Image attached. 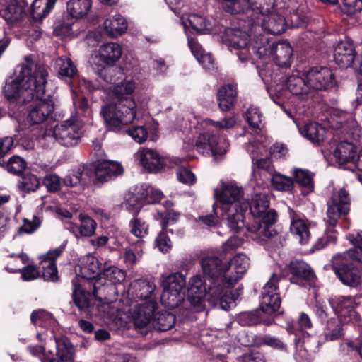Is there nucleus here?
Returning a JSON list of instances; mask_svg holds the SVG:
<instances>
[{"label":"nucleus","instance_id":"f257e3e1","mask_svg":"<svg viewBox=\"0 0 362 362\" xmlns=\"http://www.w3.org/2000/svg\"><path fill=\"white\" fill-rule=\"evenodd\" d=\"M203 277L192 276L187 288V299L194 307H201L204 298L214 305L228 310L235 298L228 287V276L226 275L228 267L216 255H204L199 262Z\"/></svg>","mask_w":362,"mask_h":362},{"label":"nucleus","instance_id":"f03ea898","mask_svg":"<svg viewBox=\"0 0 362 362\" xmlns=\"http://www.w3.org/2000/svg\"><path fill=\"white\" fill-rule=\"evenodd\" d=\"M103 259H99L92 254H88L80 259L79 273L82 279L90 281L87 282L89 287L92 286V291H87L83 287L78 276H75L72 281V300L81 313L89 314L93 307L91 298L103 302L105 297L102 295L105 286L99 283L103 265Z\"/></svg>","mask_w":362,"mask_h":362},{"label":"nucleus","instance_id":"7ed1b4c3","mask_svg":"<svg viewBox=\"0 0 362 362\" xmlns=\"http://www.w3.org/2000/svg\"><path fill=\"white\" fill-rule=\"evenodd\" d=\"M47 76L45 67L33 61L28 62L16 78L5 85L4 96L8 100L21 105L30 103L35 95L41 97L45 93Z\"/></svg>","mask_w":362,"mask_h":362},{"label":"nucleus","instance_id":"20e7f679","mask_svg":"<svg viewBox=\"0 0 362 362\" xmlns=\"http://www.w3.org/2000/svg\"><path fill=\"white\" fill-rule=\"evenodd\" d=\"M134 88L132 81L117 85L113 91L115 101L101 107L100 115L109 131L119 132L122 126L131 124L136 117V103L132 97Z\"/></svg>","mask_w":362,"mask_h":362},{"label":"nucleus","instance_id":"39448f33","mask_svg":"<svg viewBox=\"0 0 362 362\" xmlns=\"http://www.w3.org/2000/svg\"><path fill=\"white\" fill-rule=\"evenodd\" d=\"M281 276L273 273L262 290L259 309L242 312L237 316V322L243 327H252L259 325L270 326L274 322L271 315L278 316L284 314L281 310V298L279 293V282Z\"/></svg>","mask_w":362,"mask_h":362},{"label":"nucleus","instance_id":"423d86ee","mask_svg":"<svg viewBox=\"0 0 362 362\" xmlns=\"http://www.w3.org/2000/svg\"><path fill=\"white\" fill-rule=\"evenodd\" d=\"M242 204L249 205L252 222L247 223V230L255 235L253 239L264 245L267 240L277 235L274 224L278 214L275 209L269 208L270 202L267 195L256 194L250 202L246 201Z\"/></svg>","mask_w":362,"mask_h":362},{"label":"nucleus","instance_id":"0eeeda50","mask_svg":"<svg viewBox=\"0 0 362 362\" xmlns=\"http://www.w3.org/2000/svg\"><path fill=\"white\" fill-rule=\"evenodd\" d=\"M206 122L207 125L215 127L216 132L207 131L200 134L195 144L197 151L202 154L211 153L214 156L226 153L229 143L226 138L220 136L218 132L233 128L236 124L235 119L233 117L224 118L222 121L209 119Z\"/></svg>","mask_w":362,"mask_h":362},{"label":"nucleus","instance_id":"6e6552de","mask_svg":"<svg viewBox=\"0 0 362 362\" xmlns=\"http://www.w3.org/2000/svg\"><path fill=\"white\" fill-rule=\"evenodd\" d=\"M239 27H227L221 36L223 42L229 48L236 51L235 54L238 59L245 62L251 59V50L252 46L250 45V35L249 32L253 30L256 22L253 20H247V21L243 18H239Z\"/></svg>","mask_w":362,"mask_h":362},{"label":"nucleus","instance_id":"1a4fd4ad","mask_svg":"<svg viewBox=\"0 0 362 362\" xmlns=\"http://www.w3.org/2000/svg\"><path fill=\"white\" fill-rule=\"evenodd\" d=\"M163 198L160 190L153 188L147 183L136 185L124 194L122 208L132 214L139 215L143 206L159 203Z\"/></svg>","mask_w":362,"mask_h":362},{"label":"nucleus","instance_id":"9d476101","mask_svg":"<svg viewBox=\"0 0 362 362\" xmlns=\"http://www.w3.org/2000/svg\"><path fill=\"white\" fill-rule=\"evenodd\" d=\"M293 48L287 40L270 41L265 39L260 43L256 42L252 46V53L258 58H273L275 64L280 68H289L293 62Z\"/></svg>","mask_w":362,"mask_h":362},{"label":"nucleus","instance_id":"9b49d317","mask_svg":"<svg viewBox=\"0 0 362 362\" xmlns=\"http://www.w3.org/2000/svg\"><path fill=\"white\" fill-rule=\"evenodd\" d=\"M358 263L346 253H338L333 256L331 267L343 285L357 288L362 282V268Z\"/></svg>","mask_w":362,"mask_h":362},{"label":"nucleus","instance_id":"f8f14e48","mask_svg":"<svg viewBox=\"0 0 362 362\" xmlns=\"http://www.w3.org/2000/svg\"><path fill=\"white\" fill-rule=\"evenodd\" d=\"M86 164V177L95 185L110 182L124 173L121 163L110 160H98Z\"/></svg>","mask_w":362,"mask_h":362},{"label":"nucleus","instance_id":"ddd939ff","mask_svg":"<svg viewBox=\"0 0 362 362\" xmlns=\"http://www.w3.org/2000/svg\"><path fill=\"white\" fill-rule=\"evenodd\" d=\"M287 268L291 275L289 280L291 284L304 288L315 286L317 277L314 269L307 262L294 259L289 262Z\"/></svg>","mask_w":362,"mask_h":362},{"label":"nucleus","instance_id":"4468645a","mask_svg":"<svg viewBox=\"0 0 362 362\" xmlns=\"http://www.w3.org/2000/svg\"><path fill=\"white\" fill-rule=\"evenodd\" d=\"M305 78L312 90H327L337 84L334 71L327 66H313L306 73Z\"/></svg>","mask_w":362,"mask_h":362},{"label":"nucleus","instance_id":"2eb2a0df","mask_svg":"<svg viewBox=\"0 0 362 362\" xmlns=\"http://www.w3.org/2000/svg\"><path fill=\"white\" fill-rule=\"evenodd\" d=\"M329 303L337 315V317L343 320L344 323L361 321V315L356 310L358 303L355 298L348 296H335L329 300Z\"/></svg>","mask_w":362,"mask_h":362},{"label":"nucleus","instance_id":"dca6fc26","mask_svg":"<svg viewBox=\"0 0 362 362\" xmlns=\"http://www.w3.org/2000/svg\"><path fill=\"white\" fill-rule=\"evenodd\" d=\"M49 97V94H46L45 89V93L41 97L34 96V99L32 100L34 105H30L27 116V121L30 125L42 124L52 116L54 110V104Z\"/></svg>","mask_w":362,"mask_h":362},{"label":"nucleus","instance_id":"f3484780","mask_svg":"<svg viewBox=\"0 0 362 362\" xmlns=\"http://www.w3.org/2000/svg\"><path fill=\"white\" fill-rule=\"evenodd\" d=\"M53 135L62 146L73 147L81 142L82 132L77 124L67 120L54 127Z\"/></svg>","mask_w":362,"mask_h":362},{"label":"nucleus","instance_id":"a211bd4d","mask_svg":"<svg viewBox=\"0 0 362 362\" xmlns=\"http://www.w3.org/2000/svg\"><path fill=\"white\" fill-rule=\"evenodd\" d=\"M359 57L351 38L346 37L344 40H341L334 48V62L341 69H347L356 65Z\"/></svg>","mask_w":362,"mask_h":362},{"label":"nucleus","instance_id":"6ab92c4d","mask_svg":"<svg viewBox=\"0 0 362 362\" xmlns=\"http://www.w3.org/2000/svg\"><path fill=\"white\" fill-rule=\"evenodd\" d=\"M247 204H232L223 207L226 211L228 226L235 233H240L247 230V224L245 223V214L248 211Z\"/></svg>","mask_w":362,"mask_h":362},{"label":"nucleus","instance_id":"aec40b11","mask_svg":"<svg viewBox=\"0 0 362 362\" xmlns=\"http://www.w3.org/2000/svg\"><path fill=\"white\" fill-rule=\"evenodd\" d=\"M349 205V193L345 189H340L338 197L332 199V204L327 208L329 225L334 227L341 216L348 214Z\"/></svg>","mask_w":362,"mask_h":362},{"label":"nucleus","instance_id":"412c9836","mask_svg":"<svg viewBox=\"0 0 362 362\" xmlns=\"http://www.w3.org/2000/svg\"><path fill=\"white\" fill-rule=\"evenodd\" d=\"M238 94L236 83H228L218 87L216 93V100L219 110L224 112L231 111L237 103Z\"/></svg>","mask_w":362,"mask_h":362},{"label":"nucleus","instance_id":"4be33fe9","mask_svg":"<svg viewBox=\"0 0 362 362\" xmlns=\"http://www.w3.org/2000/svg\"><path fill=\"white\" fill-rule=\"evenodd\" d=\"M139 164L148 173H157L166 166L167 159L153 149L143 148L138 152Z\"/></svg>","mask_w":362,"mask_h":362},{"label":"nucleus","instance_id":"5701e85b","mask_svg":"<svg viewBox=\"0 0 362 362\" xmlns=\"http://www.w3.org/2000/svg\"><path fill=\"white\" fill-rule=\"evenodd\" d=\"M63 250L62 247H59L54 250L49 251L42 257V277L45 281L56 282L59 280L56 259L62 255Z\"/></svg>","mask_w":362,"mask_h":362},{"label":"nucleus","instance_id":"b1692460","mask_svg":"<svg viewBox=\"0 0 362 362\" xmlns=\"http://www.w3.org/2000/svg\"><path fill=\"white\" fill-rule=\"evenodd\" d=\"M157 308L155 300H148L139 305L134 313V325L139 329L146 327L153 322Z\"/></svg>","mask_w":362,"mask_h":362},{"label":"nucleus","instance_id":"393cba45","mask_svg":"<svg viewBox=\"0 0 362 362\" xmlns=\"http://www.w3.org/2000/svg\"><path fill=\"white\" fill-rule=\"evenodd\" d=\"M228 267V270H232L235 273V275L228 276V287L232 291L233 286L243 277L249 266V259L243 254H238L234 256L229 262L226 263Z\"/></svg>","mask_w":362,"mask_h":362},{"label":"nucleus","instance_id":"a878e982","mask_svg":"<svg viewBox=\"0 0 362 362\" xmlns=\"http://www.w3.org/2000/svg\"><path fill=\"white\" fill-rule=\"evenodd\" d=\"M286 87L293 95H299L303 100L313 97V91L308 86L305 77L289 76L286 81Z\"/></svg>","mask_w":362,"mask_h":362},{"label":"nucleus","instance_id":"bb28decb","mask_svg":"<svg viewBox=\"0 0 362 362\" xmlns=\"http://www.w3.org/2000/svg\"><path fill=\"white\" fill-rule=\"evenodd\" d=\"M0 13L11 28L17 26L25 16L24 7L16 0H10L5 8L0 11Z\"/></svg>","mask_w":362,"mask_h":362},{"label":"nucleus","instance_id":"cd10ccee","mask_svg":"<svg viewBox=\"0 0 362 362\" xmlns=\"http://www.w3.org/2000/svg\"><path fill=\"white\" fill-rule=\"evenodd\" d=\"M223 8L226 13L232 15L240 14L243 16L250 8L253 10L257 9L260 13H264V8L262 4L257 1L254 6L252 5L251 0H223Z\"/></svg>","mask_w":362,"mask_h":362},{"label":"nucleus","instance_id":"c85d7f7f","mask_svg":"<svg viewBox=\"0 0 362 362\" xmlns=\"http://www.w3.org/2000/svg\"><path fill=\"white\" fill-rule=\"evenodd\" d=\"M57 361L59 362H74L75 348L69 338L61 335L54 337Z\"/></svg>","mask_w":362,"mask_h":362},{"label":"nucleus","instance_id":"c756f323","mask_svg":"<svg viewBox=\"0 0 362 362\" xmlns=\"http://www.w3.org/2000/svg\"><path fill=\"white\" fill-rule=\"evenodd\" d=\"M288 214L291 218V232L296 235L301 245L308 243L310 238V230L308 226L301 219L299 216L291 208H288Z\"/></svg>","mask_w":362,"mask_h":362},{"label":"nucleus","instance_id":"7c9ffc66","mask_svg":"<svg viewBox=\"0 0 362 362\" xmlns=\"http://www.w3.org/2000/svg\"><path fill=\"white\" fill-rule=\"evenodd\" d=\"M336 161L339 165H346L349 163H354L357 157L356 146L349 141H340L333 153Z\"/></svg>","mask_w":362,"mask_h":362},{"label":"nucleus","instance_id":"2f4dec72","mask_svg":"<svg viewBox=\"0 0 362 362\" xmlns=\"http://www.w3.org/2000/svg\"><path fill=\"white\" fill-rule=\"evenodd\" d=\"M185 292L163 291L160 296V302L166 308L170 310H173L179 307L187 308L186 304L188 303L194 308L201 309L204 306V301L201 307H194L189 302L188 299L187 298V300H185Z\"/></svg>","mask_w":362,"mask_h":362},{"label":"nucleus","instance_id":"473e14b6","mask_svg":"<svg viewBox=\"0 0 362 362\" xmlns=\"http://www.w3.org/2000/svg\"><path fill=\"white\" fill-rule=\"evenodd\" d=\"M299 325L300 328L290 327L288 329V332L294 335L293 341L296 349H303L305 339L309 338L308 333L303 329L312 327L311 320L306 313H300Z\"/></svg>","mask_w":362,"mask_h":362},{"label":"nucleus","instance_id":"72a5a7b5","mask_svg":"<svg viewBox=\"0 0 362 362\" xmlns=\"http://www.w3.org/2000/svg\"><path fill=\"white\" fill-rule=\"evenodd\" d=\"M122 54L121 46L115 42L105 43L99 49L100 61L108 66H113L120 59Z\"/></svg>","mask_w":362,"mask_h":362},{"label":"nucleus","instance_id":"f704fd0d","mask_svg":"<svg viewBox=\"0 0 362 362\" xmlns=\"http://www.w3.org/2000/svg\"><path fill=\"white\" fill-rule=\"evenodd\" d=\"M103 27L108 36L117 37L126 32L127 23L122 15L116 14L112 18L105 19Z\"/></svg>","mask_w":362,"mask_h":362},{"label":"nucleus","instance_id":"c9c22d12","mask_svg":"<svg viewBox=\"0 0 362 362\" xmlns=\"http://www.w3.org/2000/svg\"><path fill=\"white\" fill-rule=\"evenodd\" d=\"M293 182L301 189V194L306 196L314 191L313 175L307 170L295 169L293 173Z\"/></svg>","mask_w":362,"mask_h":362},{"label":"nucleus","instance_id":"e433bc0d","mask_svg":"<svg viewBox=\"0 0 362 362\" xmlns=\"http://www.w3.org/2000/svg\"><path fill=\"white\" fill-rule=\"evenodd\" d=\"M175 315L165 310L156 313L153 319L152 325L156 330L166 332L171 329L175 326Z\"/></svg>","mask_w":362,"mask_h":362},{"label":"nucleus","instance_id":"4c0bfd02","mask_svg":"<svg viewBox=\"0 0 362 362\" xmlns=\"http://www.w3.org/2000/svg\"><path fill=\"white\" fill-rule=\"evenodd\" d=\"M343 320L337 317H330L327 320L324 328V336L326 341H334L344 335Z\"/></svg>","mask_w":362,"mask_h":362},{"label":"nucleus","instance_id":"58836bf2","mask_svg":"<svg viewBox=\"0 0 362 362\" xmlns=\"http://www.w3.org/2000/svg\"><path fill=\"white\" fill-rule=\"evenodd\" d=\"M87 169V164L79 165L64 177L63 184L70 187L86 184L87 180H88L86 177Z\"/></svg>","mask_w":362,"mask_h":362},{"label":"nucleus","instance_id":"ea45409f","mask_svg":"<svg viewBox=\"0 0 362 362\" xmlns=\"http://www.w3.org/2000/svg\"><path fill=\"white\" fill-rule=\"evenodd\" d=\"M30 321L34 326L45 329L54 327L56 324L53 315L43 309L33 310L30 315Z\"/></svg>","mask_w":362,"mask_h":362},{"label":"nucleus","instance_id":"a19ab883","mask_svg":"<svg viewBox=\"0 0 362 362\" xmlns=\"http://www.w3.org/2000/svg\"><path fill=\"white\" fill-rule=\"evenodd\" d=\"M163 291L185 292L186 279L180 272L171 274L162 281Z\"/></svg>","mask_w":362,"mask_h":362},{"label":"nucleus","instance_id":"79ce46f5","mask_svg":"<svg viewBox=\"0 0 362 362\" xmlns=\"http://www.w3.org/2000/svg\"><path fill=\"white\" fill-rule=\"evenodd\" d=\"M188 22L192 29V33L194 34H208L212 31L213 26L211 21L202 16L195 13L190 14L188 17Z\"/></svg>","mask_w":362,"mask_h":362},{"label":"nucleus","instance_id":"37998d69","mask_svg":"<svg viewBox=\"0 0 362 362\" xmlns=\"http://www.w3.org/2000/svg\"><path fill=\"white\" fill-rule=\"evenodd\" d=\"M243 192L241 187L234 185H225L223 187L219 195V201L223 204L231 205L232 204H242L240 199L243 197Z\"/></svg>","mask_w":362,"mask_h":362},{"label":"nucleus","instance_id":"c03bdc74","mask_svg":"<svg viewBox=\"0 0 362 362\" xmlns=\"http://www.w3.org/2000/svg\"><path fill=\"white\" fill-rule=\"evenodd\" d=\"M264 28L272 35H281L286 30L287 23L283 16L273 13L268 16V19L264 23Z\"/></svg>","mask_w":362,"mask_h":362},{"label":"nucleus","instance_id":"a18cd8bd","mask_svg":"<svg viewBox=\"0 0 362 362\" xmlns=\"http://www.w3.org/2000/svg\"><path fill=\"white\" fill-rule=\"evenodd\" d=\"M18 182V188L20 192L30 193L37 191L40 186V181L37 176L29 171H25Z\"/></svg>","mask_w":362,"mask_h":362},{"label":"nucleus","instance_id":"49530a36","mask_svg":"<svg viewBox=\"0 0 362 362\" xmlns=\"http://www.w3.org/2000/svg\"><path fill=\"white\" fill-rule=\"evenodd\" d=\"M91 6V0H69L67 11L73 18H80L88 13Z\"/></svg>","mask_w":362,"mask_h":362},{"label":"nucleus","instance_id":"de8ad7c7","mask_svg":"<svg viewBox=\"0 0 362 362\" xmlns=\"http://www.w3.org/2000/svg\"><path fill=\"white\" fill-rule=\"evenodd\" d=\"M325 129L316 122L305 124L301 134L312 142H321L325 139Z\"/></svg>","mask_w":362,"mask_h":362},{"label":"nucleus","instance_id":"09e8293b","mask_svg":"<svg viewBox=\"0 0 362 362\" xmlns=\"http://www.w3.org/2000/svg\"><path fill=\"white\" fill-rule=\"evenodd\" d=\"M125 278V273L123 270L112 265L110 262H104L101 275L99 280L102 279L108 280L112 284H116L121 283Z\"/></svg>","mask_w":362,"mask_h":362},{"label":"nucleus","instance_id":"8fccbe9b","mask_svg":"<svg viewBox=\"0 0 362 362\" xmlns=\"http://www.w3.org/2000/svg\"><path fill=\"white\" fill-rule=\"evenodd\" d=\"M271 185L277 191L293 194L294 182L291 177L279 173H274L271 177Z\"/></svg>","mask_w":362,"mask_h":362},{"label":"nucleus","instance_id":"3c124183","mask_svg":"<svg viewBox=\"0 0 362 362\" xmlns=\"http://www.w3.org/2000/svg\"><path fill=\"white\" fill-rule=\"evenodd\" d=\"M174 234L173 229H165V224L155 239V246L159 251L165 254L168 253L173 247V243L168 235Z\"/></svg>","mask_w":362,"mask_h":362},{"label":"nucleus","instance_id":"603ef678","mask_svg":"<svg viewBox=\"0 0 362 362\" xmlns=\"http://www.w3.org/2000/svg\"><path fill=\"white\" fill-rule=\"evenodd\" d=\"M129 227L130 233L139 239L146 237L149 233V225L146 221L139 217V215L133 216V218L129 221Z\"/></svg>","mask_w":362,"mask_h":362},{"label":"nucleus","instance_id":"864d4df0","mask_svg":"<svg viewBox=\"0 0 362 362\" xmlns=\"http://www.w3.org/2000/svg\"><path fill=\"white\" fill-rule=\"evenodd\" d=\"M58 66V74L62 78L71 80L77 74V69L74 62L69 58L59 57L56 62Z\"/></svg>","mask_w":362,"mask_h":362},{"label":"nucleus","instance_id":"5fc2aeb1","mask_svg":"<svg viewBox=\"0 0 362 362\" xmlns=\"http://www.w3.org/2000/svg\"><path fill=\"white\" fill-rule=\"evenodd\" d=\"M3 165L9 173L16 176L22 175L27 171V163L19 156H11L7 162H4Z\"/></svg>","mask_w":362,"mask_h":362},{"label":"nucleus","instance_id":"6e6d98bb","mask_svg":"<svg viewBox=\"0 0 362 362\" xmlns=\"http://www.w3.org/2000/svg\"><path fill=\"white\" fill-rule=\"evenodd\" d=\"M347 238L354 246V248L349 249L345 253L351 259L362 263V234H349Z\"/></svg>","mask_w":362,"mask_h":362},{"label":"nucleus","instance_id":"4d7b16f0","mask_svg":"<svg viewBox=\"0 0 362 362\" xmlns=\"http://www.w3.org/2000/svg\"><path fill=\"white\" fill-rule=\"evenodd\" d=\"M262 113L257 107L250 105L245 112L246 121L249 127L254 130H258L262 128Z\"/></svg>","mask_w":362,"mask_h":362},{"label":"nucleus","instance_id":"13d9d810","mask_svg":"<svg viewBox=\"0 0 362 362\" xmlns=\"http://www.w3.org/2000/svg\"><path fill=\"white\" fill-rule=\"evenodd\" d=\"M80 226L78 228L81 235L84 237L92 236L95 231L97 223L95 221L88 215H79Z\"/></svg>","mask_w":362,"mask_h":362},{"label":"nucleus","instance_id":"bf43d9fd","mask_svg":"<svg viewBox=\"0 0 362 362\" xmlns=\"http://www.w3.org/2000/svg\"><path fill=\"white\" fill-rule=\"evenodd\" d=\"M139 288L136 289V296L140 300H155L153 297L156 286L148 281H141L138 283Z\"/></svg>","mask_w":362,"mask_h":362},{"label":"nucleus","instance_id":"052dcab7","mask_svg":"<svg viewBox=\"0 0 362 362\" xmlns=\"http://www.w3.org/2000/svg\"><path fill=\"white\" fill-rule=\"evenodd\" d=\"M252 169L253 174L256 173L257 170H264L272 175L274 172V166L271 157L252 159Z\"/></svg>","mask_w":362,"mask_h":362},{"label":"nucleus","instance_id":"680f3d73","mask_svg":"<svg viewBox=\"0 0 362 362\" xmlns=\"http://www.w3.org/2000/svg\"><path fill=\"white\" fill-rule=\"evenodd\" d=\"M7 269L11 273H21V277L23 280L26 281L35 280L37 279L40 275L39 269L34 265H27L24 267L23 269Z\"/></svg>","mask_w":362,"mask_h":362},{"label":"nucleus","instance_id":"e2e57ef3","mask_svg":"<svg viewBox=\"0 0 362 362\" xmlns=\"http://www.w3.org/2000/svg\"><path fill=\"white\" fill-rule=\"evenodd\" d=\"M336 231H327L325 234L319 238L312 247L313 251H317L325 248L329 244H335L337 242Z\"/></svg>","mask_w":362,"mask_h":362},{"label":"nucleus","instance_id":"0e129e2a","mask_svg":"<svg viewBox=\"0 0 362 362\" xmlns=\"http://www.w3.org/2000/svg\"><path fill=\"white\" fill-rule=\"evenodd\" d=\"M337 6L344 13L352 15L362 10V0H340V4Z\"/></svg>","mask_w":362,"mask_h":362},{"label":"nucleus","instance_id":"69168bd1","mask_svg":"<svg viewBox=\"0 0 362 362\" xmlns=\"http://www.w3.org/2000/svg\"><path fill=\"white\" fill-rule=\"evenodd\" d=\"M158 216L160 218V224L161 228H163L165 224V229H169L168 226L175 223L178 221L180 214L173 210H167L165 212H158Z\"/></svg>","mask_w":362,"mask_h":362},{"label":"nucleus","instance_id":"338daca9","mask_svg":"<svg viewBox=\"0 0 362 362\" xmlns=\"http://www.w3.org/2000/svg\"><path fill=\"white\" fill-rule=\"evenodd\" d=\"M177 180L183 184L193 185L196 182L194 174L186 167H179L176 170Z\"/></svg>","mask_w":362,"mask_h":362},{"label":"nucleus","instance_id":"774afa93","mask_svg":"<svg viewBox=\"0 0 362 362\" xmlns=\"http://www.w3.org/2000/svg\"><path fill=\"white\" fill-rule=\"evenodd\" d=\"M49 192H56L60 189V177L54 174L46 175L42 181Z\"/></svg>","mask_w":362,"mask_h":362}]
</instances>
